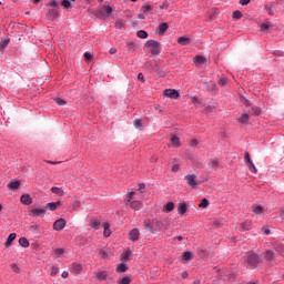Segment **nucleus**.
<instances>
[{
    "label": "nucleus",
    "instance_id": "nucleus-1",
    "mask_svg": "<svg viewBox=\"0 0 284 284\" xmlns=\"http://www.w3.org/2000/svg\"><path fill=\"white\" fill-rule=\"evenodd\" d=\"M245 263L246 267H250V270H256V267L263 263V260L256 253H248L245 256Z\"/></svg>",
    "mask_w": 284,
    "mask_h": 284
},
{
    "label": "nucleus",
    "instance_id": "nucleus-2",
    "mask_svg": "<svg viewBox=\"0 0 284 284\" xmlns=\"http://www.w3.org/2000/svg\"><path fill=\"white\" fill-rule=\"evenodd\" d=\"M145 48H148L149 52L151 54H161V43L156 40H148L144 44Z\"/></svg>",
    "mask_w": 284,
    "mask_h": 284
},
{
    "label": "nucleus",
    "instance_id": "nucleus-3",
    "mask_svg": "<svg viewBox=\"0 0 284 284\" xmlns=\"http://www.w3.org/2000/svg\"><path fill=\"white\" fill-rule=\"evenodd\" d=\"M186 184L192 187L193 190H196L199 185L201 184L199 181H196V174H187L184 176Z\"/></svg>",
    "mask_w": 284,
    "mask_h": 284
},
{
    "label": "nucleus",
    "instance_id": "nucleus-4",
    "mask_svg": "<svg viewBox=\"0 0 284 284\" xmlns=\"http://www.w3.org/2000/svg\"><path fill=\"white\" fill-rule=\"evenodd\" d=\"M193 63L196 65V68H205L207 65V59L203 55H196L193 59Z\"/></svg>",
    "mask_w": 284,
    "mask_h": 284
},
{
    "label": "nucleus",
    "instance_id": "nucleus-5",
    "mask_svg": "<svg viewBox=\"0 0 284 284\" xmlns=\"http://www.w3.org/2000/svg\"><path fill=\"white\" fill-rule=\"evenodd\" d=\"M48 210V207L43 206V207H39V209H32L29 211V216H45V211Z\"/></svg>",
    "mask_w": 284,
    "mask_h": 284
},
{
    "label": "nucleus",
    "instance_id": "nucleus-6",
    "mask_svg": "<svg viewBox=\"0 0 284 284\" xmlns=\"http://www.w3.org/2000/svg\"><path fill=\"white\" fill-rule=\"evenodd\" d=\"M67 225V222L64 219H59L53 223V230H55V232H61V230H63Z\"/></svg>",
    "mask_w": 284,
    "mask_h": 284
},
{
    "label": "nucleus",
    "instance_id": "nucleus-7",
    "mask_svg": "<svg viewBox=\"0 0 284 284\" xmlns=\"http://www.w3.org/2000/svg\"><path fill=\"white\" fill-rule=\"evenodd\" d=\"M163 94L168 97V99H179V92L175 89H165Z\"/></svg>",
    "mask_w": 284,
    "mask_h": 284
},
{
    "label": "nucleus",
    "instance_id": "nucleus-8",
    "mask_svg": "<svg viewBox=\"0 0 284 284\" xmlns=\"http://www.w3.org/2000/svg\"><path fill=\"white\" fill-rule=\"evenodd\" d=\"M94 276L98 281H108V271L98 270L94 272Z\"/></svg>",
    "mask_w": 284,
    "mask_h": 284
},
{
    "label": "nucleus",
    "instance_id": "nucleus-9",
    "mask_svg": "<svg viewBox=\"0 0 284 284\" xmlns=\"http://www.w3.org/2000/svg\"><path fill=\"white\" fill-rule=\"evenodd\" d=\"M139 236H141V233L139 232V229H133L129 233V241L136 242V241H139Z\"/></svg>",
    "mask_w": 284,
    "mask_h": 284
},
{
    "label": "nucleus",
    "instance_id": "nucleus-10",
    "mask_svg": "<svg viewBox=\"0 0 284 284\" xmlns=\"http://www.w3.org/2000/svg\"><path fill=\"white\" fill-rule=\"evenodd\" d=\"M274 258H276V254L274 253V251L267 250L264 254V261H266L267 263H272Z\"/></svg>",
    "mask_w": 284,
    "mask_h": 284
},
{
    "label": "nucleus",
    "instance_id": "nucleus-11",
    "mask_svg": "<svg viewBox=\"0 0 284 284\" xmlns=\"http://www.w3.org/2000/svg\"><path fill=\"white\" fill-rule=\"evenodd\" d=\"M113 12V9L112 7L110 6H103L101 9H100V14H102V17H110V14H112Z\"/></svg>",
    "mask_w": 284,
    "mask_h": 284
},
{
    "label": "nucleus",
    "instance_id": "nucleus-12",
    "mask_svg": "<svg viewBox=\"0 0 284 284\" xmlns=\"http://www.w3.org/2000/svg\"><path fill=\"white\" fill-rule=\"evenodd\" d=\"M168 28H170V24L168 22H163L158 27V34L163 36L165 32H168Z\"/></svg>",
    "mask_w": 284,
    "mask_h": 284
},
{
    "label": "nucleus",
    "instance_id": "nucleus-13",
    "mask_svg": "<svg viewBox=\"0 0 284 284\" xmlns=\"http://www.w3.org/2000/svg\"><path fill=\"white\" fill-rule=\"evenodd\" d=\"M20 201L23 205H32V197L30 196V194H23L20 197Z\"/></svg>",
    "mask_w": 284,
    "mask_h": 284
},
{
    "label": "nucleus",
    "instance_id": "nucleus-14",
    "mask_svg": "<svg viewBox=\"0 0 284 284\" xmlns=\"http://www.w3.org/2000/svg\"><path fill=\"white\" fill-rule=\"evenodd\" d=\"M185 212H187V204L185 202H180L179 206H178V214L183 216V214H185Z\"/></svg>",
    "mask_w": 284,
    "mask_h": 284
},
{
    "label": "nucleus",
    "instance_id": "nucleus-15",
    "mask_svg": "<svg viewBox=\"0 0 284 284\" xmlns=\"http://www.w3.org/2000/svg\"><path fill=\"white\" fill-rule=\"evenodd\" d=\"M17 239V233H11L9 236H8V239H7V241H6V243H4V247H11L12 246V243H13V241Z\"/></svg>",
    "mask_w": 284,
    "mask_h": 284
},
{
    "label": "nucleus",
    "instance_id": "nucleus-16",
    "mask_svg": "<svg viewBox=\"0 0 284 284\" xmlns=\"http://www.w3.org/2000/svg\"><path fill=\"white\" fill-rule=\"evenodd\" d=\"M9 190H19V187H21V182L17 181V180H12L9 184H8Z\"/></svg>",
    "mask_w": 284,
    "mask_h": 284
},
{
    "label": "nucleus",
    "instance_id": "nucleus-17",
    "mask_svg": "<svg viewBox=\"0 0 284 284\" xmlns=\"http://www.w3.org/2000/svg\"><path fill=\"white\" fill-rule=\"evenodd\" d=\"M163 212L170 214V212H174V202H168L163 207Z\"/></svg>",
    "mask_w": 284,
    "mask_h": 284
},
{
    "label": "nucleus",
    "instance_id": "nucleus-18",
    "mask_svg": "<svg viewBox=\"0 0 284 284\" xmlns=\"http://www.w3.org/2000/svg\"><path fill=\"white\" fill-rule=\"evenodd\" d=\"M103 227H104L103 235L105 236V239L110 237L112 234V231H110V223L104 222Z\"/></svg>",
    "mask_w": 284,
    "mask_h": 284
},
{
    "label": "nucleus",
    "instance_id": "nucleus-19",
    "mask_svg": "<svg viewBox=\"0 0 284 284\" xmlns=\"http://www.w3.org/2000/svg\"><path fill=\"white\" fill-rule=\"evenodd\" d=\"M178 43L180 45H190V38L189 37H180V38H178Z\"/></svg>",
    "mask_w": 284,
    "mask_h": 284
},
{
    "label": "nucleus",
    "instance_id": "nucleus-20",
    "mask_svg": "<svg viewBox=\"0 0 284 284\" xmlns=\"http://www.w3.org/2000/svg\"><path fill=\"white\" fill-rule=\"evenodd\" d=\"M128 270V265L125 263L119 264L115 268L118 274H123Z\"/></svg>",
    "mask_w": 284,
    "mask_h": 284
},
{
    "label": "nucleus",
    "instance_id": "nucleus-21",
    "mask_svg": "<svg viewBox=\"0 0 284 284\" xmlns=\"http://www.w3.org/2000/svg\"><path fill=\"white\" fill-rule=\"evenodd\" d=\"M143 226L145 227V230L151 232V234H156V231L154 230V224H152L150 222H144Z\"/></svg>",
    "mask_w": 284,
    "mask_h": 284
},
{
    "label": "nucleus",
    "instance_id": "nucleus-22",
    "mask_svg": "<svg viewBox=\"0 0 284 284\" xmlns=\"http://www.w3.org/2000/svg\"><path fill=\"white\" fill-rule=\"evenodd\" d=\"M209 166L212 169V170H219V159H211L209 161Z\"/></svg>",
    "mask_w": 284,
    "mask_h": 284
},
{
    "label": "nucleus",
    "instance_id": "nucleus-23",
    "mask_svg": "<svg viewBox=\"0 0 284 284\" xmlns=\"http://www.w3.org/2000/svg\"><path fill=\"white\" fill-rule=\"evenodd\" d=\"M129 205L132 210H141L142 207V204L140 201H132V202H129Z\"/></svg>",
    "mask_w": 284,
    "mask_h": 284
},
{
    "label": "nucleus",
    "instance_id": "nucleus-24",
    "mask_svg": "<svg viewBox=\"0 0 284 284\" xmlns=\"http://www.w3.org/2000/svg\"><path fill=\"white\" fill-rule=\"evenodd\" d=\"M51 192H52L53 194H57L58 196H63V195L65 194V191H63V189L57 187V186H53V187L51 189Z\"/></svg>",
    "mask_w": 284,
    "mask_h": 284
},
{
    "label": "nucleus",
    "instance_id": "nucleus-25",
    "mask_svg": "<svg viewBox=\"0 0 284 284\" xmlns=\"http://www.w3.org/2000/svg\"><path fill=\"white\" fill-rule=\"evenodd\" d=\"M171 143H172L173 148H181V140L176 135H173L171 138Z\"/></svg>",
    "mask_w": 284,
    "mask_h": 284
},
{
    "label": "nucleus",
    "instance_id": "nucleus-26",
    "mask_svg": "<svg viewBox=\"0 0 284 284\" xmlns=\"http://www.w3.org/2000/svg\"><path fill=\"white\" fill-rule=\"evenodd\" d=\"M9 44H10V39L2 38L0 41V50H6V48H8Z\"/></svg>",
    "mask_w": 284,
    "mask_h": 284
},
{
    "label": "nucleus",
    "instance_id": "nucleus-27",
    "mask_svg": "<svg viewBox=\"0 0 284 284\" xmlns=\"http://www.w3.org/2000/svg\"><path fill=\"white\" fill-rule=\"evenodd\" d=\"M239 123H247L250 121V114L243 113L241 116L237 118Z\"/></svg>",
    "mask_w": 284,
    "mask_h": 284
},
{
    "label": "nucleus",
    "instance_id": "nucleus-28",
    "mask_svg": "<svg viewBox=\"0 0 284 284\" xmlns=\"http://www.w3.org/2000/svg\"><path fill=\"white\" fill-rule=\"evenodd\" d=\"M89 225L93 229V230H99L101 227V222L99 220H91Z\"/></svg>",
    "mask_w": 284,
    "mask_h": 284
},
{
    "label": "nucleus",
    "instance_id": "nucleus-29",
    "mask_svg": "<svg viewBox=\"0 0 284 284\" xmlns=\"http://www.w3.org/2000/svg\"><path fill=\"white\" fill-rule=\"evenodd\" d=\"M19 245L21 247H30V241H28L26 237H20L19 239Z\"/></svg>",
    "mask_w": 284,
    "mask_h": 284
},
{
    "label": "nucleus",
    "instance_id": "nucleus-30",
    "mask_svg": "<svg viewBox=\"0 0 284 284\" xmlns=\"http://www.w3.org/2000/svg\"><path fill=\"white\" fill-rule=\"evenodd\" d=\"M133 125L136 130H143V121L141 119H135L133 121Z\"/></svg>",
    "mask_w": 284,
    "mask_h": 284
},
{
    "label": "nucleus",
    "instance_id": "nucleus-31",
    "mask_svg": "<svg viewBox=\"0 0 284 284\" xmlns=\"http://www.w3.org/2000/svg\"><path fill=\"white\" fill-rule=\"evenodd\" d=\"M59 205H61V201L48 203V207L51 210V212H54Z\"/></svg>",
    "mask_w": 284,
    "mask_h": 284
},
{
    "label": "nucleus",
    "instance_id": "nucleus-32",
    "mask_svg": "<svg viewBox=\"0 0 284 284\" xmlns=\"http://www.w3.org/2000/svg\"><path fill=\"white\" fill-rule=\"evenodd\" d=\"M49 17H50V19H57L59 17V10L50 9L49 10Z\"/></svg>",
    "mask_w": 284,
    "mask_h": 284
},
{
    "label": "nucleus",
    "instance_id": "nucleus-33",
    "mask_svg": "<svg viewBox=\"0 0 284 284\" xmlns=\"http://www.w3.org/2000/svg\"><path fill=\"white\" fill-rule=\"evenodd\" d=\"M118 283L119 284H130V283H132V278H130L129 276H124L122 278H119Z\"/></svg>",
    "mask_w": 284,
    "mask_h": 284
},
{
    "label": "nucleus",
    "instance_id": "nucleus-34",
    "mask_svg": "<svg viewBox=\"0 0 284 284\" xmlns=\"http://www.w3.org/2000/svg\"><path fill=\"white\" fill-rule=\"evenodd\" d=\"M141 12H143V14H148V12H152V6L150 4H143Z\"/></svg>",
    "mask_w": 284,
    "mask_h": 284
},
{
    "label": "nucleus",
    "instance_id": "nucleus-35",
    "mask_svg": "<svg viewBox=\"0 0 284 284\" xmlns=\"http://www.w3.org/2000/svg\"><path fill=\"white\" fill-rule=\"evenodd\" d=\"M99 256H100V258H110V253L105 250H100Z\"/></svg>",
    "mask_w": 284,
    "mask_h": 284
},
{
    "label": "nucleus",
    "instance_id": "nucleus-36",
    "mask_svg": "<svg viewBox=\"0 0 284 284\" xmlns=\"http://www.w3.org/2000/svg\"><path fill=\"white\" fill-rule=\"evenodd\" d=\"M183 258L184 261H192L194 258V254H192V252H184Z\"/></svg>",
    "mask_w": 284,
    "mask_h": 284
},
{
    "label": "nucleus",
    "instance_id": "nucleus-37",
    "mask_svg": "<svg viewBox=\"0 0 284 284\" xmlns=\"http://www.w3.org/2000/svg\"><path fill=\"white\" fill-rule=\"evenodd\" d=\"M155 225L158 232H161V227L163 226V222L159 221L158 219L153 220V226Z\"/></svg>",
    "mask_w": 284,
    "mask_h": 284
},
{
    "label": "nucleus",
    "instance_id": "nucleus-38",
    "mask_svg": "<svg viewBox=\"0 0 284 284\" xmlns=\"http://www.w3.org/2000/svg\"><path fill=\"white\" fill-rule=\"evenodd\" d=\"M254 214H263V206L261 205H253Z\"/></svg>",
    "mask_w": 284,
    "mask_h": 284
},
{
    "label": "nucleus",
    "instance_id": "nucleus-39",
    "mask_svg": "<svg viewBox=\"0 0 284 284\" xmlns=\"http://www.w3.org/2000/svg\"><path fill=\"white\" fill-rule=\"evenodd\" d=\"M136 37H139V39H148V32L145 30H140L138 31Z\"/></svg>",
    "mask_w": 284,
    "mask_h": 284
},
{
    "label": "nucleus",
    "instance_id": "nucleus-40",
    "mask_svg": "<svg viewBox=\"0 0 284 284\" xmlns=\"http://www.w3.org/2000/svg\"><path fill=\"white\" fill-rule=\"evenodd\" d=\"M130 256H132V253L130 251H125L121 255V261H129Z\"/></svg>",
    "mask_w": 284,
    "mask_h": 284
},
{
    "label": "nucleus",
    "instance_id": "nucleus-41",
    "mask_svg": "<svg viewBox=\"0 0 284 284\" xmlns=\"http://www.w3.org/2000/svg\"><path fill=\"white\" fill-rule=\"evenodd\" d=\"M126 48L129 52H134L136 50V44H134V42H126Z\"/></svg>",
    "mask_w": 284,
    "mask_h": 284
},
{
    "label": "nucleus",
    "instance_id": "nucleus-42",
    "mask_svg": "<svg viewBox=\"0 0 284 284\" xmlns=\"http://www.w3.org/2000/svg\"><path fill=\"white\" fill-rule=\"evenodd\" d=\"M62 8H64L65 10H68L69 8H72V2H70V0H63L61 2Z\"/></svg>",
    "mask_w": 284,
    "mask_h": 284
},
{
    "label": "nucleus",
    "instance_id": "nucleus-43",
    "mask_svg": "<svg viewBox=\"0 0 284 284\" xmlns=\"http://www.w3.org/2000/svg\"><path fill=\"white\" fill-rule=\"evenodd\" d=\"M219 85H221V88H223L224 85H227V78H225V77H221L220 79H219Z\"/></svg>",
    "mask_w": 284,
    "mask_h": 284
},
{
    "label": "nucleus",
    "instance_id": "nucleus-44",
    "mask_svg": "<svg viewBox=\"0 0 284 284\" xmlns=\"http://www.w3.org/2000/svg\"><path fill=\"white\" fill-rule=\"evenodd\" d=\"M132 199H134V192H129L126 194V205H130V203L132 202Z\"/></svg>",
    "mask_w": 284,
    "mask_h": 284
},
{
    "label": "nucleus",
    "instance_id": "nucleus-45",
    "mask_svg": "<svg viewBox=\"0 0 284 284\" xmlns=\"http://www.w3.org/2000/svg\"><path fill=\"white\" fill-rule=\"evenodd\" d=\"M244 161H245V163H248V164L253 163L252 158L250 156V152H247V151L244 153Z\"/></svg>",
    "mask_w": 284,
    "mask_h": 284
},
{
    "label": "nucleus",
    "instance_id": "nucleus-46",
    "mask_svg": "<svg viewBox=\"0 0 284 284\" xmlns=\"http://www.w3.org/2000/svg\"><path fill=\"white\" fill-rule=\"evenodd\" d=\"M243 18V13L239 10L233 12V19H242Z\"/></svg>",
    "mask_w": 284,
    "mask_h": 284
},
{
    "label": "nucleus",
    "instance_id": "nucleus-47",
    "mask_svg": "<svg viewBox=\"0 0 284 284\" xmlns=\"http://www.w3.org/2000/svg\"><path fill=\"white\" fill-rule=\"evenodd\" d=\"M207 205H210V201H207V199H203L199 204V207H207Z\"/></svg>",
    "mask_w": 284,
    "mask_h": 284
},
{
    "label": "nucleus",
    "instance_id": "nucleus-48",
    "mask_svg": "<svg viewBox=\"0 0 284 284\" xmlns=\"http://www.w3.org/2000/svg\"><path fill=\"white\" fill-rule=\"evenodd\" d=\"M124 27H125V24L123 23V21L119 20L115 22V28L118 30H123Z\"/></svg>",
    "mask_w": 284,
    "mask_h": 284
},
{
    "label": "nucleus",
    "instance_id": "nucleus-49",
    "mask_svg": "<svg viewBox=\"0 0 284 284\" xmlns=\"http://www.w3.org/2000/svg\"><path fill=\"white\" fill-rule=\"evenodd\" d=\"M248 170L253 172V174H256L257 170L256 166L254 165V162L248 163Z\"/></svg>",
    "mask_w": 284,
    "mask_h": 284
},
{
    "label": "nucleus",
    "instance_id": "nucleus-50",
    "mask_svg": "<svg viewBox=\"0 0 284 284\" xmlns=\"http://www.w3.org/2000/svg\"><path fill=\"white\" fill-rule=\"evenodd\" d=\"M189 145L190 148H196V145H199V140L196 139L190 140Z\"/></svg>",
    "mask_w": 284,
    "mask_h": 284
},
{
    "label": "nucleus",
    "instance_id": "nucleus-51",
    "mask_svg": "<svg viewBox=\"0 0 284 284\" xmlns=\"http://www.w3.org/2000/svg\"><path fill=\"white\" fill-rule=\"evenodd\" d=\"M72 267L74 272H81V270H83V266L81 264H72Z\"/></svg>",
    "mask_w": 284,
    "mask_h": 284
},
{
    "label": "nucleus",
    "instance_id": "nucleus-52",
    "mask_svg": "<svg viewBox=\"0 0 284 284\" xmlns=\"http://www.w3.org/2000/svg\"><path fill=\"white\" fill-rule=\"evenodd\" d=\"M59 274V267L52 266L51 268V276H57Z\"/></svg>",
    "mask_w": 284,
    "mask_h": 284
},
{
    "label": "nucleus",
    "instance_id": "nucleus-53",
    "mask_svg": "<svg viewBox=\"0 0 284 284\" xmlns=\"http://www.w3.org/2000/svg\"><path fill=\"white\" fill-rule=\"evenodd\" d=\"M253 113L255 114V116H258V114H261V108L258 106H252Z\"/></svg>",
    "mask_w": 284,
    "mask_h": 284
},
{
    "label": "nucleus",
    "instance_id": "nucleus-54",
    "mask_svg": "<svg viewBox=\"0 0 284 284\" xmlns=\"http://www.w3.org/2000/svg\"><path fill=\"white\" fill-rule=\"evenodd\" d=\"M191 101L194 105H201V100H199L196 97L191 98Z\"/></svg>",
    "mask_w": 284,
    "mask_h": 284
},
{
    "label": "nucleus",
    "instance_id": "nucleus-55",
    "mask_svg": "<svg viewBox=\"0 0 284 284\" xmlns=\"http://www.w3.org/2000/svg\"><path fill=\"white\" fill-rule=\"evenodd\" d=\"M251 225H252V222H244V223H242L243 230H250Z\"/></svg>",
    "mask_w": 284,
    "mask_h": 284
},
{
    "label": "nucleus",
    "instance_id": "nucleus-56",
    "mask_svg": "<svg viewBox=\"0 0 284 284\" xmlns=\"http://www.w3.org/2000/svg\"><path fill=\"white\" fill-rule=\"evenodd\" d=\"M11 270H13V272H16V274H19V272H21V270L19 268V265H17V264H12Z\"/></svg>",
    "mask_w": 284,
    "mask_h": 284
},
{
    "label": "nucleus",
    "instance_id": "nucleus-57",
    "mask_svg": "<svg viewBox=\"0 0 284 284\" xmlns=\"http://www.w3.org/2000/svg\"><path fill=\"white\" fill-rule=\"evenodd\" d=\"M261 30H270V22H266V23H262L261 24Z\"/></svg>",
    "mask_w": 284,
    "mask_h": 284
},
{
    "label": "nucleus",
    "instance_id": "nucleus-58",
    "mask_svg": "<svg viewBox=\"0 0 284 284\" xmlns=\"http://www.w3.org/2000/svg\"><path fill=\"white\" fill-rule=\"evenodd\" d=\"M215 108L214 105L206 106V114H210V112H214Z\"/></svg>",
    "mask_w": 284,
    "mask_h": 284
},
{
    "label": "nucleus",
    "instance_id": "nucleus-59",
    "mask_svg": "<svg viewBox=\"0 0 284 284\" xmlns=\"http://www.w3.org/2000/svg\"><path fill=\"white\" fill-rule=\"evenodd\" d=\"M170 7V4L168 3V1H164L162 6H160L161 10H168V8Z\"/></svg>",
    "mask_w": 284,
    "mask_h": 284
},
{
    "label": "nucleus",
    "instance_id": "nucleus-60",
    "mask_svg": "<svg viewBox=\"0 0 284 284\" xmlns=\"http://www.w3.org/2000/svg\"><path fill=\"white\" fill-rule=\"evenodd\" d=\"M55 103H57L58 105H65L64 100H61V99H59V98L55 99Z\"/></svg>",
    "mask_w": 284,
    "mask_h": 284
},
{
    "label": "nucleus",
    "instance_id": "nucleus-61",
    "mask_svg": "<svg viewBox=\"0 0 284 284\" xmlns=\"http://www.w3.org/2000/svg\"><path fill=\"white\" fill-rule=\"evenodd\" d=\"M179 170H181V166L179 164H174L172 166V172H179Z\"/></svg>",
    "mask_w": 284,
    "mask_h": 284
},
{
    "label": "nucleus",
    "instance_id": "nucleus-62",
    "mask_svg": "<svg viewBox=\"0 0 284 284\" xmlns=\"http://www.w3.org/2000/svg\"><path fill=\"white\" fill-rule=\"evenodd\" d=\"M85 61H90L92 59V54L89 52L84 53Z\"/></svg>",
    "mask_w": 284,
    "mask_h": 284
},
{
    "label": "nucleus",
    "instance_id": "nucleus-63",
    "mask_svg": "<svg viewBox=\"0 0 284 284\" xmlns=\"http://www.w3.org/2000/svg\"><path fill=\"white\" fill-rule=\"evenodd\" d=\"M251 0H240L241 6H247Z\"/></svg>",
    "mask_w": 284,
    "mask_h": 284
},
{
    "label": "nucleus",
    "instance_id": "nucleus-64",
    "mask_svg": "<svg viewBox=\"0 0 284 284\" xmlns=\"http://www.w3.org/2000/svg\"><path fill=\"white\" fill-rule=\"evenodd\" d=\"M280 216L283 219L284 221V209L280 211Z\"/></svg>",
    "mask_w": 284,
    "mask_h": 284
}]
</instances>
